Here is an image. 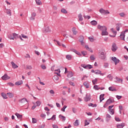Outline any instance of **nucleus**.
I'll return each instance as SVG.
<instances>
[{
    "instance_id": "nucleus-16",
    "label": "nucleus",
    "mask_w": 128,
    "mask_h": 128,
    "mask_svg": "<svg viewBox=\"0 0 128 128\" xmlns=\"http://www.w3.org/2000/svg\"><path fill=\"white\" fill-rule=\"evenodd\" d=\"M44 32H50V27L46 26L44 28Z\"/></svg>"
},
{
    "instance_id": "nucleus-62",
    "label": "nucleus",
    "mask_w": 128,
    "mask_h": 128,
    "mask_svg": "<svg viewBox=\"0 0 128 128\" xmlns=\"http://www.w3.org/2000/svg\"><path fill=\"white\" fill-rule=\"evenodd\" d=\"M67 106H64L62 109H61V110H62V112H64Z\"/></svg>"
},
{
    "instance_id": "nucleus-14",
    "label": "nucleus",
    "mask_w": 128,
    "mask_h": 128,
    "mask_svg": "<svg viewBox=\"0 0 128 128\" xmlns=\"http://www.w3.org/2000/svg\"><path fill=\"white\" fill-rule=\"evenodd\" d=\"M11 64L12 66V68L16 69L18 68V66L16 65L14 62H11Z\"/></svg>"
},
{
    "instance_id": "nucleus-56",
    "label": "nucleus",
    "mask_w": 128,
    "mask_h": 128,
    "mask_svg": "<svg viewBox=\"0 0 128 128\" xmlns=\"http://www.w3.org/2000/svg\"><path fill=\"white\" fill-rule=\"evenodd\" d=\"M46 114H42L40 115L41 118H46Z\"/></svg>"
},
{
    "instance_id": "nucleus-63",
    "label": "nucleus",
    "mask_w": 128,
    "mask_h": 128,
    "mask_svg": "<svg viewBox=\"0 0 128 128\" xmlns=\"http://www.w3.org/2000/svg\"><path fill=\"white\" fill-rule=\"evenodd\" d=\"M25 58H30V56L28 54H26V55L25 56Z\"/></svg>"
},
{
    "instance_id": "nucleus-55",
    "label": "nucleus",
    "mask_w": 128,
    "mask_h": 128,
    "mask_svg": "<svg viewBox=\"0 0 128 128\" xmlns=\"http://www.w3.org/2000/svg\"><path fill=\"white\" fill-rule=\"evenodd\" d=\"M84 18H88V20H90V16H84Z\"/></svg>"
},
{
    "instance_id": "nucleus-45",
    "label": "nucleus",
    "mask_w": 128,
    "mask_h": 128,
    "mask_svg": "<svg viewBox=\"0 0 128 128\" xmlns=\"http://www.w3.org/2000/svg\"><path fill=\"white\" fill-rule=\"evenodd\" d=\"M53 78L54 80H58V76L56 75L54 76Z\"/></svg>"
},
{
    "instance_id": "nucleus-49",
    "label": "nucleus",
    "mask_w": 128,
    "mask_h": 128,
    "mask_svg": "<svg viewBox=\"0 0 128 128\" xmlns=\"http://www.w3.org/2000/svg\"><path fill=\"white\" fill-rule=\"evenodd\" d=\"M83 40H84V36H80V39H79V42H82Z\"/></svg>"
},
{
    "instance_id": "nucleus-39",
    "label": "nucleus",
    "mask_w": 128,
    "mask_h": 128,
    "mask_svg": "<svg viewBox=\"0 0 128 128\" xmlns=\"http://www.w3.org/2000/svg\"><path fill=\"white\" fill-rule=\"evenodd\" d=\"M94 88L96 90H100V88H98V85L94 86Z\"/></svg>"
},
{
    "instance_id": "nucleus-54",
    "label": "nucleus",
    "mask_w": 128,
    "mask_h": 128,
    "mask_svg": "<svg viewBox=\"0 0 128 128\" xmlns=\"http://www.w3.org/2000/svg\"><path fill=\"white\" fill-rule=\"evenodd\" d=\"M26 70H32V66H28L26 67Z\"/></svg>"
},
{
    "instance_id": "nucleus-3",
    "label": "nucleus",
    "mask_w": 128,
    "mask_h": 128,
    "mask_svg": "<svg viewBox=\"0 0 128 128\" xmlns=\"http://www.w3.org/2000/svg\"><path fill=\"white\" fill-rule=\"evenodd\" d=\"M100 12L102 14H110V12L108 10H105L104 9L102 8H100L99 10Z\"/></svg>"
},
{
    "instance_id": "nucleus-30",
    "label": "nucleus",
    "mask_w": 128,
    "mask_h": 128,
    "mask_svg": "<svg viewBox=\"0 0 128 128\" xmlns=\"http://www.w3.org/2000/svg\"><path fill=\"white\" fill-rule=\"evenodd\" d=\"M15 116H17L18 118H22V115H20V114L16 112Z\"/></svg>"
},
{
    "instance_id": "nucleus-59",
    "label": "nucleus",
    "mask_w": 128,
    "mask_h": 128,
    "mask_svg": "<svg viewBox=\"0 0 128 128\" xmlns=\"http://www.w3.org/2000/svg\"><path fill=\"white\" fill-rule=\"evenodd\" d=\"M88 39L90 40V42H94V38L89 37Z\"/></svg>"
},
{
    "instance_id": "nucleus-8",
    "label": "nucleus",
    "mask_w": 128,
    "mask_h": 128,
    "mask_svg": "<svg viewBox=\"0 0 128 128\" xmlns=\"http://www.w3.org/2000/svg\"><path fill=\"white\" fill-rule=\"evenodd\" d=\"M2 78L4 80H10V77L8 76V74H5L4 76L2 77Z\"/></svg>"
},
{
    "instance_id": "nucleus-9",
    "label": "nucleus",
    "mask_w": 128,
    "mask_h": 128,
    "mask_svg": "<svg viewBox=\"0 0 128 128\" xmlns=\"http://www.w3.org/2000/svg\"><path fill=\"white\" fill-rule=\"evenodd\" d=\"M111 31L114 35H110V36H111L112 38H115L116 36V31L114 28H112Z\"/></svg>"
},
{
    "instance_id": "nucleus-61",
    "label": "nucleus",
    "mask_w": 128,
    "mask_h": 128,
    "mask_svg": "<svg viewBox=\"0 0 128 128\" xmlns=\"http://www.w3.org/2000/svg\"><path fill=\"white\" fill-rule=\"evenodd\" d=\"M80 42L81 46H84V44H86V43L84 42V40L83 41H81Z\"/></svg>"
},
{
    "instance_id": "nucleus-10",
    "label": "nucleus",
    "mask_w": 128,
    "mask_h": 128,
    "mask_svg": "<svg viewBox=\"0 0 128 128\" xmlns=\"http://www.w3.org/2000/svg\"><path fill=\"white\" fill-rule=\"evenodd\" d=\"M84 100L86 102H88V101L90 100V94H86V96L84 98Z\"/></svg>"
},
{
    "instance_id": "nucleus-44",
    "label": "nucleus",
    "mask_w": 128,
    "mask_h": 128,
    "mask_svg": "<svg viewBox=\"0 0 128 128\" xmlns=\"http://www.w3.org/2000/svg\"><path fill=\"white\" fill-rule=\"evenodd\" d=\"M2 98H5V99L8 98V96H6V94L4 93H2Z\"/></svg>"
},
{
    "instance_id": "nucleus-2",
    "label": "nucleus",
    "mask_w": 128,
    "mask_h": 128,
    "mask_svg": "<svg viewBox=\"0 0 128 128\" xmlns=\"http://www.w3.org/2000/svg\"><path fill=\"white\" fill-rule=\"evenodd\" d=\"M18 34H16V33H13L12 34H10V35H8V38H10V40H14V38H16H16H18Z\"/></svg>"
},
{
    "instance_id": "nucleus-32",
    "label": "nucleus",
    "mask_w": 128,
    "mask_h": 128,
    "mask_svg": "<svg viewBox=\"0 0 128 128\" xmlns=\"http://www.w3.org/2000/svg\"><path fill=\"white\" fill-rule=\"evenodd\" d=\"M85 48H86V50H88V52H92V48H90L88 47V46H86Z\"/></svg>"
},
{
    "instance_id": "nucleus-46",
    "label": "nucleus",
    "mask_w": 128,
    "mask_h": 128,
    "mask_svg": "<svg viewBox=\"0 0 128 128\" xmlns=\"http://www.w3.org/2000/svg\"><path fill=\"white\" fill-rule=\"evenodd\" d=\"M42 104V102L38 100L36 102V106H40Z\"/></svg>"
},
{
    "instance_id": "nucleus-25",
    "label": "nucleus",
    "mask_w": 128,
    "mask_h": 128,
    "mask_svg": "<svg viewBox=\"0 0 128 128\" xmlns=\"http://www.w3.org/2000/svg\"><path fill=\"white\" fill-rule=\"evenodd\" d=\"M112 102H114V100H110V98L108 99L106 102V103L108 104H108H112Z\"/></svg>"
},
{
    "instance_id": "nucleus-51",
    "label": "nucleus",
    "mask_w": 128,
    "mask_h": 128,
    "mask_svg": "<svg viewBox=\"0 0 128 128\" xmlns=\"http://www.w3.org/2000/svg\"><path fill=\"white\" fill-rule=\"evenodd\" d=\"M7 85L9 86H14V84L12 82H8L7 84Z\"/></svg>"
},
{
    "instance_id": "nucleus-40",
    "label": "nucleus",
    "mask_w": 128,
    "mask_h": 128,
    "mask_svg": "<svg viewBox=\"0 0 128 128\" xmlns=\"http://www.w3.org/2000/svg\"><path fill=\"white\" fill-rule=\"evenodd\" d=\"M92 82L93 84H96V82H98V79L96 78L95 79L92 80Z\"/></svg>"
},
{
    "instance_id": "nucleus-48",
    "label": "nucleus",
    "mask_w": 128,
    "mask_h": 128,
    "mask_svg": "<svg viewBox=\"0 0 128 128\" xmlns=\"http://www.w3.org/2000/svg\"><path fill=\"white\" fill-rule=\"evenodd\" d=\"M90 59L91 60H96V57L94 56V55H92L90 56Z\"/></svg>"
},
{
    "instance_id": "nucleus-27",
    "label": "nucleus",
    "mask_w": 128,
    "mask_h": 128,
    "mask_svg": "<svg viewBox=\"0 0 128 128\" xmlns=\"http://www.w3.org/2000/svg\"><path fill=\"white\" fill-rule=\"evenodd\" d=\"M78 18L80 22L84 20V18H82V14H80L78 15Z\"/></svg>"
},
{
    "instance_id": "nucleus-53",
    "label": "nucleus",
    "mask_w": 128,
    "mask_h": 128,
    "mask_svg": "<svg viewBox=\"0 0 128 128\" xmlns=\"http://www.w3.org/2000/svg\"><path fill=\"white\" fill-rule=\"evenodd\" d=\"M21 36L23 38H28V37L24 34H22Z\"/></svg>"
},
{
    "instance_id": "nucleus-17",
    "label": "nucleus",
    "mask_w": 128,
    "mask_h": 128,
    "mask_svg": "<svg viewBox=\"0 0 128 128\" xmlns=\"http://www.w3.org/2000/svg\"><path fill=\"white\" fill-rule=\"evenodd\" d=\"M72 52H75V54H78V56H82V54L80 53V52H78L74 49L72 50Z\"/></svg>"
},
{
    "instance_id": "nucleus-36",
    "label": "nucleus",
    "mask_w": 128,
    "mask_h": 128,
    "mask_svg": "<svg viewBox=\"0 0 128 128\" xmlns=\"http://www.w3.org/2000/svg\"><path fill=\"white\" fill-rule=\"evenodd\" d=\"M78 120H76L74 123V125L75 126H78Z\"/></svg>"
},
{
    "instance_id": "nucleus-15",
    "label": "nucleus",
    "mask_w": 128,
    "mask_h": 128,
    "mask_svg": "<svg viewBox=\"0 0 128 128\" xmlns=\"http://www.w3.org/2000/svg\"><path fill=\"white\" fill-rule=\"evenodd\" d=\"M95 74H100V76H104V74L102 73V71L100 70H95Z\"/></svg>"
},
{
    "instance_id": "nucleus-50",
    "label": "nucleus",
    "mask_w": 128,
    "mask_h": 128,
    "mask_svg": "<svg viewBox=\"0 0 128 128\" xmlns=\"http://www.w3.org/2000/svg\"><path fill=\"white\" fill-rule=\"evenodd\" d=\"M90 68H92V66L90 64L87 65L86 69L90 70Z\"/></svg>"
},
{
    "instance_id": "nucleus-6",
    "label": "nucleus",
    "mask_w": 128,
    "mask_h": 128,
    "mask_svg": "<svg viewBox=\"0 0 128 128\" xmlns=\"http://www.w3.org/2000/svg\"><path fill=\"white\" fill-rule=\"evenodd\" d=\"M111 60H113V62H115V64H118V62H120V60L116 58V57H112Z\"/></svg>"
},
{
    "instance_id": "nucleus-18",
    "label": "nucleus",
    "mask_w": 128,
    "mask_h": 128,
    "mask_svg": "<svg viewBox=\"0 0 128 128\" xmlns=\"http://www.w3.org/2000/svg\"><path fill=\"white\" fill-rule=\"evenodd\" d=\"M104 100V94H102L100 95V102H102Z\"/></svg>"
},
{
    "instance_id": "nucleus-33",
    "label": "nucleus",
    "mask_w": 128,
    "mask_h": 128,
    "mask_svg": "<svg viewBox=\"0 0 128 128\" xmlns=\"http://www.w3.org/2000/svg\"><path fill=\"white\" fill-rule=\"evenodd\" d=\"M66 60H72V55H70V54L66 55Z\"/></svg>"
},
{
    "instance_id": "nucleus-41",
    "label": "nucleus",
    "mask_w": 128,
    "mask_h": 128,
    "mask_svg": "<svg viewBox=\"0 0 128 128\" xmlns=\"http://www.w3.org/2000/svg\"><path fill=\"white\" fill-rule=\"evenodd\" d=\"M119 15L120 16H121V18H124V16H126V14H124V12H121L119 14Z\"/></svg>"
},
{
    "instance_id": "nucleus-5",
    "label": "nucleus",
    "mask_w": 128,
    "mask_h": 128,
    "mask_svg": "<svg viewBox=\"0 0 128 128\" xmlns=\"http://www.w3.org/2000/svg\"><path fill=\"white\" fill-rule=\"evenodd\" d=\"M36 14L34 12L32 13V16L30 18V20H34L36 18Z\"/></svg>"
},
{
    "instance_id": "nucleus-24",
    "label": "nucleus",
    "mask_w": 128,
    "mask_h": 128,
    "mask_svg": "<svg viewBox=\"0 0 128 128\" xmlns=\"http://www.w3.org/2000/svg\"><path fill=\"white\" fill-rule=\"evenodd\" d=\"M7 94L8 98H14V94L12 92H8L7 93Z\"/></svg>"
},
{
    "instance_id": "nucleus-12",
    "label": "nucleus",
    "mask_w": 128,
    "mask_h": 128,
    "mask_svg": "<svg viewBox=\"0 0 128 128\" xmlns=\"http://www.w3.org/2000/svg\"><path fill=\"white\" fill-rule=\"evenodd\" d=\"M114 79L116 80V82L117 84H119V82H121V84H122V79L118 78V77H116Z\"/></svg>"
},
{
    "instance_id": "nucleus-47",
    "label": "nucleus",
    "mask_w": 128,
    "mask_h": 128,
    "mask_svg": "<svg viewBox=\"0 0 128 128\" xmlns=\"http://www.w3.org/2000/svg\"><path fill=\"white\" fill-rule=\"evenodd\" d=\"M109 112L111 114H114V109H109Z\"/></svg>"
},
{
    "instance_id": "nucleus-43",
    "label": "nucleus",
    "mask_w": 128,
    "mask_h": 128,
    "mask_svg": "<svg viewBox=\"0 0 128 128\" xmlns=\"http://www.w3.org/2000/svg\"><path fill=\"white\" fill-rule=\"evenodd\" d=\"M120 26H122V24H118V26H116V30H118V32L120 30Z\"/></svg>"
},
{
    "instance_id": "nucleus-23",
    "label": "nucleus",
    "mask_w": 128,
    "mask_h": 128,
    "mask_svg": "<svg viewBox=\"0 0 128 128\" xmlns=\"http://www.w3.org/2000/svg\"><path fill=\"white\" fill-rule=\"evenodd\" d=\"M110 118H112V116L110 114H106V120L107 122H108V120H110Z\"/></svg>"
},
{
    "instance_id": "nucleus-52",
    "label": "nucleus",
    "mask_w": 128,
    "mask_h": 128,
    "mask_svg": "<svg viewBox=\"0 0 128 128\" xmlns=\"http://www.w3.org/2000/svg\"><path fill=\"white\" fill-rule=\"evenodd\" d=\"M36 119L35 118H32V124H36Z\"/></svg>"
},
{
    "instance_id": "nucleus-22",
    "label": "nucleus",
    "mask_w": 128,
    "mask_h": 128,
    "mask_svg": "<svg viewBox=\"0 0 128 128\" xmlns=\"http://www.w3.org/2000/svg\"><path fill=\"white\" fill-rule=\"evenodd\" d=\"M6 14L10 16H12V10L10 9H6Z\"/></svg>"
},
{
    "instance_id": "nucleus-31",
    "label": "nucleus",
    "mask_w": 128,
    "mask_h": 128,
    "mask_svg": "<svg viewBox=\"0 0 128 128\" xmlns=\"http://www.w3.org/2000/svg\"><path fill=\"white\" fill-rule=\"evenodd\" d=\"M84 86L86 88H90V84L88 82H84Z\"/></svg>"
},
{
    "instance_id": "nucleus-37",
    "label": "nucleus",
    "mask_w": 128,
    "mask_h": 128,
    "mask_svg": "<svg viewBox=\"0 0 128 128\" xmlns=\"http://www.w3.org/2000/svg\"><path fill=\"white\" fill-rule=\"evenodd\" d=\"M61 12L62 14H68V11L66 10L64 8L61 9Z\"/></svg>"
},
{
    "instance_id": "nucleus-60",
    "label": "nucleus",
    "mask_w": 128,
    "mask_h": 128,
    "mask_svg": "<svg viewBox=\"0 0 128 128\" xmlns=\"http://www.w3.org/2000/svg\"><path fill=\"white\" fill-rule=\"evenodd\" d=\"M104 66L105 68H106L108 66V64L104 63Z\"/></svg>"
},
{
    "instance_id": "nucleus-1",
    "label": "nucleus",
    "mask_w": 128,
    "mask_h": 128,
    "mask_svg": "<svg viewBox=\"0 0 128 128\" xmlns=\"http://www.w3.org/2000/svg\"><path fill=\"white\" fill-rule=\"evenodd\" d=\"M98 30H102V36H108V28L106 26H102L100 25L98 26Z\"/></svg>"
},
{
    "instance_id": "nucleus-11",
    "label": "nucleus",
    "mask_w": 128,
    "mask_h": 128,
    "mask_svg": "<svg viewBox=\"0 0 128 128\" xmlns=\"http://www.w3.org/2000/svg\"><path fill=\"white\" fill-rule=\"evenodd\" d=\"M100 58H101V60H105L106 59V56L104 55V52H101L100 53Z\"/></svg>"
},
{
    "instance_id": "nucleus-28",
    "label": "nucleus",
    "mask_w": 128,
    "mask_h": 128,
    "mask_svg": "<svg viewBox=\"0 0 128 128\" xmlns=\"http://www.w3.org/2000/svg\"><path fill=\"white\" fill-rule=\"evenodd\" d=\"M36 2L37 6H42V3L40 0H36Z\"/></svg>"
},
{
    "instance_id": "nucleus-20",
    "label": "nucleus",
    "mask_w": 128,
    "mask_h": 128,
    "mask_svg": "<svg viewBox=\"0 0 128 128\" xmlns=\"http://www.w3.org/2000/svg\"><path fill=\"white\" fill-rule=\"evenodd\" d=\"M72 32L74 34L75 36L76 34H78V31L76 30V27H73L72 28Z\"/></svg>"
},
{
    "instance_id": "nucleus-34",
    "label": "nucleus",
    "mask_w": 128,
    "mask_h": 128,
    "mask_svg": "<svg viewBox=\"0 0 128 128\" xmlns=\"http://www.w3.org/2000/svg\"><path fill=\"white\" fill-rule=\"evenodd\" d=\"M90 24L92 26H96V24H98V22L96 20H92L90 22Z\"/></svg>"
},
{
    "instance_id": "nucleus-19",
    "label": "nucleus",
    "mask_w": 128,
    "mask_h": 128,
    "mask_svg": "<svg viewBox=\"0 0 128 128\" xmlns=\"http://www.w3.org/2000/svg\"><path fill=\"white\" fill-rule=\"evenodd\" d=\"M108 90L111 92H116V89L114 86L109 87Z\"/></svg>"
},
{
    "instance_id": "nucleus-58",
    "label": "nucleus",
    "mask_w": 128,
    "mask_h": 128,
    "mask_svg": "<svg viewBox=\"0 0 128 128\" xmlns=\"http://www.w3.org/2000/svg\"><path fill=\"white\" fill-rule=\"evenodd\" d=\"M90 124V122H88V120H85V122H84V126H88Z\"/></svg>"
},
{
    "instance_id": "nucleus-38",
    "label": "nucleus",
    "mask_w": 128,
    "mask_h": 128,
    "mask_svg": "<svg viewBox=\"0 0 128 128\" xmlns=\"http://www.w3.org/2000/svg\"><path fill=\"white\" fill-rule=\"evenodd\" d=\"M107 78H109L110 80H114V77L112 76V74H110L107 76Z\"/></svg>"
},
{
    "instance_id": "nucleus-26",
    "label": "nucleus",
    "mask_w": 128,
    "mask_h": 128,
    "mask_svg": "<svg viewBox=\"0 0 128 128\" xmlns=\"http://www.w3.org/2000/svg\"><path fill=\"white\" fill-rule=\"evenodd\" d=\"M59 118L62 120V122H64L66 120V116H62V114L59 116Z\"/></svg>"
},
{
    "instance_id": "nucleus-7",
    "label": "nucleus",
    "mask_w": 128,
    "mask_h": 128,
    "mask_svg": "<svg viewBox=\"0 0 128 128\" xmlns=\"http://www.w3.org/2000/svg\"><path fill=\"white\" fill-rule=\"evenodd\" d=\"M120 36L122 40H126L124 39V38L126 36V34H124V32H122Z\"/></svg>"
},
{
    "instance_id": "nucleus-13",
    "label": "nucleus",
    "mask_w": 128,
    "mask_h": 128,
    "mask_svg": "<svg viewBox=\"0 0 128 128\" xmlns=\"http://www.w3.org/2000/svg\"><path fill=\"white\" fill-rule=\"evenodd\" d=\"M19 102H20V104H26V102H28V100L26 98H23L21 100H20Z\"/></svg>"
},
{
    "instance_id": "nucleus-21",
    "label": "nucleus",
    "mask_w": 128,
    "mask_h": 128,
    "mask_svg": "<svg viewBox=\"0 0 128 128\" xmlns=\"http://www.w3.org/2000/svg\"><path fill=\"white\" fill-rule=\"evenodd\" d=\"M124 126H126V124H124V123H122L120 124H118L116 126L118 128H124Z\"/></svg>"
},
{
    "instance_id": "nucleus-64",
    "label": "nucleus",
    "mask_w": 128,
    "mask_h": 128,
    "mask_svg": "<svg viewBox=\"0 0 128 128\" xmlns=\"http://www.w3.org/2000/svg\"><path fill=\"white\" fill-rule=\"evenodd\" d=\"M72 110L74 114H76V108H72Z\"/></svg>"
},
{
    "instance_id": "nucleus-57",
    "label": "nucleus",
    "mask_w": 128,
    "mask_h": 128,
    "mask_svg": "<svg viewBox=\"0 0 128 128\" xmlns=\"http://www.w3.org/2000/svg\"><path fill=\"white\" fill-rule=\"evenodd\" d=\"M40 66L42 70H46V66L41 65Z\"/></svg>"
},
{
    "instance_id": "nucleus-4",
    "label": "nucleus",
    "mask_w": 128,
    "mask_h": 128,
    "mask_svg": "<svg viewBox=\"0 0 128 128\" xmlns=\"http://www.w3.org/2000/svg\"><path fill=\"white\" fill-rule=\"evenodd\" d=\"M112 50V52H116V50H118V47L116 46V43H113Z\"/></svg>"
},
{
    "instance_id": "nucleus-35",
    "label": "nucleus",
    "mask_w": 128,
    "mask_h": 128,
    "mask_svg": "<svg viewBox=\"0 0 128 128\" xmlns=\"http://www.w3.org/2000/svg\"><path fill=\"white\" fill-rule=\"evenodd\" d=\"M22 84V81L20 80L18 82H17L15 83V84H16V86H20V84Z\"/></svg>"
},
{
    "instance_id": "nucleus-29",
    "label": "nucleus",
    "mask_w": 128,
    "mask_h": 128,
    "mask_svg": "<svg viewBox=\"0 0 128 128\" xmlns=\"http://www.w3.org/2000/svg\"><path fill=\"white\" fill-rule=\"evenodd\" d=\"M74 76V73L72 72H69L67 75L68 78H72Z\"/></svg>"
},
{
    "instance_id": "nucleus-42",
    "label": "nucleus",
    "mask_w": 128,
    "mask_h": 128,
    "mask_svg": "<svg viewBox=\"0 0 128 128\" xmlns=\"http://www.w3.org/2000/svg\"><path fill=\"white\" fill-rule=\"evenodd\" d=\"M50 94H52V96H54V91L53 90H51L49 91Z\"/></svg>"
}]
</instances>
